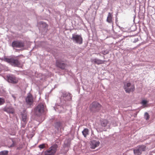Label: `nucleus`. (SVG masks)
Returning <instances> with one entry per match:
<instances>
[{
  "label": "nucleus",
  "mask_w": 155,
  "mask_h": 155,
  "mask_svg": "<svg viewBox=\"0 0 155 155\" xmlns=\"http://www.w3.org/2000/svg\"><path fill=\"white\" fill-rule=\"evenodd\" d=\"M60 105L61 106L67 105L68 102L71 100L72 95L68 92L63 91L61 93Z\"/></svg>",
  "instance_id": "nucleus-1"
},
{
  "label": "nucleus",
  "mask_w": 155,
  "mask_h": 155,
  "mask_svg": "<svg viewBox=\"0 0 155 155\" xmlns=\"http://www.w3.org/2000/svg\"><path fill=\"white\" fill-rule=\"evenodd\" d=\"M46 110L45 104L43 102L39 103L34 109L35 114L38 116L44 114L46 112Z\"/></svg>",
  "instance_id": "nucleus-2"
},
{
  "label": "nucleus",
  "mask_w": 155,
  "mask_h": 155,
  "mask_svg": "<svg viewBox=\"0 0 155 155\" xmlns=\"http://www.w3.org/2000/svg\"><path fill=\"white\" fill-rule=\"evenodd\" d=\"M18 56H14L10 58H5V61L12 66L15 67H21L22 64L18 60Z\"/></svg>",
  "instance_id": "nucleus-3"
},
{
  "label": "nucleus",
  "mask_w": 155,
  "mask_h": 155,
  "mask_svg": "<svg viewBox=\"0 0 155 155\" xmlns=\"http://www.w3.org/2000/svg\"><path fill=\"white\" fill-rule=\"evenodd\" d=\"M146 150V146L143 145L138 146L133 150L134 154L135 155H140L142 152Z\"/></svg>",
  "instance_id": "nucleus-4"
},
{
  "label": "nucleus",
  "mask_w": 155,
  "mask_h": 155,
  "mask_svg": "<svg viewBox=\"0 0 155 155\" xmlns=\"http://www.w3.org/2000/svg\"><path fill=\"white\" fill-rule=\"evenodd\" d=\"M71 39L73 41L77 44L81 45L83 43V39L81 35L73 34Z\"/></svg>",
  "instance_id": "nucleus-5"
},
{
  "label": "nucleus",
  "mask_w": 155,
  "mask_h": 155,
  "mask_svg": "<svg viewBox=\"0 0 155 155\" xmlns=\"http://www.w3.org/2000/svg\"><path fill=\"white\" fill-rule=\"evenodd\" d=\"M124 88L126 93H129L131 92H133L135 90V86L133 84H131L130 83H126L124 84Z\"/></svg>",
  "instance_id": "nucleus-6"
},
{
  "label": "nucleus",
  "mask_w": 155,
  "mask_h": 155,
  "mask_svg": "<svg viewBox=\"0 0 155 155\" xmlns=\"http://www.w3.org/2000/svg\"><path fill=\"white\" fill-rule=\"evenodd\" d=\"M101 108V105L97 102H93L90 105V109L94 112L98 111Z\"/></svg>",
  "instance_id": "nucleus-7"
},
{
  "label": "nucleus",
  "mask_w": 155,
  "mask_h": 155,
  "mask_svg": "<svg viewBox=\"0 0 155 155\" xmlns=\"http://www.w3.org/2000/svg\"><path fill=\"white\" fill-rule=\"evenodd\" d=\"M58 145L56 144L53 145L50 147L49 150L45 152V155H54L57 151Z\"/></svg>",
  "instance_id": "nucleus-8"
},
{
  "label": "nucleus",
  "mask_w": 155,
  "mask_h": 155,
  "mask_svg": "<svg viewBox=\"0 0 155 155\" xmlns=\"http://www.w3.org/2000/svg\"><path fill=\"white\" fill-rule=\"evenodd\" d=\"M25 102L27 105H32L34 102L33 97L30 93L27 94V96L25 97Z\"/></svg>",
  "instance_id": "nucleus-9"
},
{
  "label": "nucleus",
  "mask_w": 155,
  "mask_h": 155,
  "mask_svg": "<svg viewBox=\"0 0 155 155\" xmlns=\"http://www.w3.org/2000/svg\"><path fill=\"white\" fill-rule=\"evenodd\" d=\"M56 65L61 69L64 70L67 64L64 63V61H62L61 60H56Z\"/></svg>",
  "instance_id": "nucleus-10"
},
{
  "label": "nucleus",
  "mask_w": 155,
  "mask_h": 155,
  "mask_svg": "<svg viewBox=\"0 0 155 155\" xmlns=\"http://www.w3.org/2000/svg\"><path fill=\"white\" fill-rule=\"evenodd\" d=\"M7 78L8 82L12 84H16L18 81L17 78L13 75H7Z\"/></svg>",
  "instance_id": "nucleus-11"
},
{
  "label": "nucleus",
  "mask_w": 155,
  "mask_h": 155,
  "mask_svg": "<svg viewBox=\"0 0 155 155\" xmlns=\"http://www.w3.org/2000/svg\"><path fill=\"white\" fill-rule=\"evenodd\" d=\"M24 43L21 41H14L12 43V46L13 48H21L24 46Z\"/></svg>",
  "instance_id": "nucleus-12"
},
{
  "label": "nucleus",
  "mask_w": 155,
  "mask_h": 155,
  "mask_svg": "<svg viewBox=\"0 0 155 155\" xmlns=\"http://www.w3.org/2000/svg\"><path fill=\"white\" fill-rule=\"evenodd\" d=\"M21 120L24 123L23 124L22 127H24L28 121L27 114L26 113L21 114Z\"/></svg>",
  "instance_id": "nucleus-13"
},
{
  "label": "nucleus",
  "mask_w": 155,
  "mask_h": 155,
  "mask_svg": "<svg viewBox=\"0 0 155 155\" xmlns=\"http://www.w3.org/2000/svg\"><path fill=\"white\" fill-rule=\"evenodd\" d=\"M100 143V142L98 141L93 140L91 141V148L94 149L99 146Z\"/></svg>",
  "instance_id": "nucleus-14"
},
{
  "label": "nucleus",
  "mask_w": 155,
  "mask_h": 155,
  "mask_svg": "<svg viewBox=\"0 0 155 155\" xmlns=\"http://www.w3.org/2000/svg\"><path fill=\"white\" fill-rule=\"evenodd\" d=\"M101 125L102 127H110V124L109 122L106 120H103L101 121Z\"/></svg>",
  "instance_id": "nucleus-15"
},
{
  "label": "nucleus",
  "mask_w": 155,
  "mask_h": 155,
  "mask_svg": "<svg viewBox=\"0 0 155 155\" xmlns=\"http://www.w3.org/2000/svg\"><path fill=\"white\" fill-rule=\"evenodd\" d=\"M91 61L94 63L98 65L103 64L104 61H103L97 58H94L91 60Z\"/></svg>",
  "instance_id": "nucleus-16"
},
{
  "label": "nucleus",
  "mask_w": 155,
  "mask_h": 155,
  "mask_svg": "<svg viewBox=\"0 0 155 155\" xmlns=\"http://www.w3.org/2000/svg\"><path fill=\"white\" fill-rule=\"evenodd\" d=\"M4 111L9 114H13L14 112V109L12 107H9L5 108Z\"/></svg>",
  "instance_id": "nucleus-17"
},
{
  "label": "nucleus",
  "mask_w": 155,
  "mask_h": 155,
  "mask_svg": "<svg viewBox=\"0 0 155 155\" xmlns=\"http://www.w3.org/2000/svg\"><path fill=\"white\" fill-rule=\"evenodd\" d=\"M61 125V123L60 121H57L54 123V126L56 129L58 130L60 127Z\"/></svg>",
  "instance_id": "nucleus-18"
},
{
  "label": "nucleus",
  "mask_w": 155,
  "mask_h": 155,
  "mask_svg": "<svg viewBox=\"0 0 155 155\" xmlns=\"http://www.w3.org/2000/svg\"><path fill=\"white\" fill-rule=\"evenodd\" d=\"M82 132L85 137H86L89 134V130L87 128L84 129Z\"/></svg>",
  "instance_id": "nucleus-19"
},
{
  "label": "nucleus",
  "mask_w": 155,
  "mask_h": 155,
  "mask_svg": "<svg viewBox=\"0 0 155 155\" xmlns=\"http://www.w3.org/2000/svg\"><path fill=\"white\" fill-rule=\"evenodd\" d=\"M112 15L110 13H108V16L107 17V21L109 23H111L112 22Z\"/></svg>",
  "instance_id": "nucleus-20"
},
{
  "label": "nucleus",
  "mask_w": 155,
  "mask_h": 155,
  "mask_svg": "<svg viewBox=\"0 0 155 155\" xmlns=\"http://www.w3.org/2000/svg\"><path fill=\"white\" fill-rule=\"evenodd\" d=\"M8 153V150H3L0 152V155H7Z\"/></svg>",
  "instance_id": "nucleus-21"
},
{
  "label": "nucleus",
  "mask_w": 155,
  "mask_h": 155,
  "mask_svg": "<svg viewBox=\"0 0 155 155\" xmlns=\"http://www.w3.org/2000/svg\"><path fill=\"white\" fill-rule=\"evenodd\" d=\"M109 53V51L108 50H102L101 53L103 54L104 55H105L108 54Z\"/></svg>",
  "instance_id": "nucleus-22"
},
{
  "label": "nucleus",
  "mask_w": 155,
  "mask_h": 155,
  "mask_svg": "<svg viewBox=\"0 0 155 155\" xmlns=\"http://www.w3.org/2000/svg\"><path fill=\"white\" fill-rule=\"evenodd\" d=\"M150 117L149 115L147 112H146L144 114V118L146 120H148Z\"/></svg>",
  "instance_id": "nucleus-23"
},
{
  "label": "nucleus",
  "mask_w": 155,
  "mask_h": 155,
  "mask_svg": "<svg viewBox=\"0 0 155 155\" xmlns=\"http://www.w3.org/2000/svg\"><path fill=\"white\" fill-rule=\"evenodd\" d=\"M12 144L9 147H15L16 145V142L13 140H12Z\"/></svg>",
  "instance_id": "nucleus-24"
},
{
  "label": "nucleus",
  "mask_w": 155,
  "mask_h": 155,
  "mask_svg": "<svg viewBox=\"0 0 155 155\" xmlns=\"http://www.w3.org/2000/svg\"><path fill=\"white\" fill-rule=\"evenodd\" d=\"M5 102V100L3 98H0V105L3 104Z\"/></svg>",
  "instance_id": "nucleus-25"
},
{
  "label": "nucleus",
  "mask_w": 155,
  "mask_h": 155,
  "mask_svg": "<svg viewBox=\"0 0 155 155\" xmlns=\"http://www.w3.org/2000/svg\"><path fill=\"white\" fill-rule=\"evenodd\" d=\"M45 147V145L44 144H42L39 145V147L41 149H43Z\"/></svg>",
  "instance_id": "nucleus-26"
},
{
  "label": "nucleus",
  "mask_w": 155,
  "mask_h": 155,
  "mask_svg": "<svg viewBox=\"0 0 155 155\" xmlns=\"http://www.w3.org/2000/svg\"><path fill=\"white\" fill-rule=\"evenodd\" d=\"M41 24H42V25H43V26H44L45 27H46L48 26L46 24V23L43 22V21H41Z\"/></svg>",
  "instance_id": "nucleus-27"
},
{
  "label": "nucleus",
  "mask_w": 155,
  "mask_h": 155,
  "mask_svg": "<svg viewBox=\"0 0 155 155\" xmlns=\"http://www.w3.org/2000/svg\"><path fill=\"white\" fill-rule=\"evenodd\" d=\"M141 103L143 105H144L147 104V101L146 100H143L142 101Z\"/></svg>",
  "instance_id": "nucleus-28"
},
{
  "label": "nucleus",
  "mask_w": 155,
  "mask_h": 155,
  "mask_svg": "<svg viewBox=\"0 0 155 155\" xmlns=\"http://www.w3.org/2000/svg\"><path fill=\"white\" fill-rule=\"evenodd\" d=\"M97 131H100V132L102 131L103 130H104L102 128H100L99 127H98V128L97 129Z\"/></svg>",
  "instance_id": "nucleus-29"
},
{
  "label": "nucleus",
  "mask_w": 155,
  "mask_h": 155,
  "mask_svg": "<svg viewBox=\"0 0 155 155\" xmlns=\"http://www.w3.org/2000/svg\"><path fill=\"white\" fill-rule=\"evenodd\" d=\"M60 107V108H61V106H60V105L57 106L56 105L55 107H54V108L56 111H57L56 109H58V108H59V107Z\"/></svg>",
  "instance_id": "nucleus-30"
},
{
  "label": "nucleus",
  "mask_w": 155,
  "mask_h": 155,
  "mask_svg": "<svg viewBox=\"0 0 155 155\" xmlns=\"http://www.w3.org/2000/svg\"><path fill=\"white\" fill-rule=\"evenodd\" d=\"M138 38L135 39L134 41L133 42L134 43L138 41Z\"/></svg>",
  "instance_id": "nucleus-31"
},
{
  "label": "nucleus",
  "mask_w": 155,
  "mask_h": 155,
  "mask_svg": "<svg viewBox=\"0 0 155 155\" xmlns=\"http://www.w3.org/2000/svg\"><path fill=\"white\" fill-rule=\"evenodd\" d=\"M12 97H13V98H14V100H15L16 97H15V96L13 95H12Z\"/></svg>",
  "instance_id": "nucleus-32"
},
{
  "label": "nucleus",
  "mask_w": 155,
  "mask_h": 155,
  "mask_svg": "<svg viewBox=\"0 0 155 155\" xmlns=\"http://www.w3.org/2000/svg\"><path fill=\"white\" fill-rule=\"evenodd\" d=\"M67 152V151H66L65 152H63V153H65Z\"/></svg>",
  "instance_id": "nucleus-33"
},
{
  "label": "nucleus",
  "mask_w": 155,
  "mask_h": 155,
  "mask_svg": "<svg viewBox=\"0 0 155 155\" xmlns=\"http://www.w3.org/2000/svg\"><path fill=\"white\" fill-rule=\"evenodd\" d=\"M99 54L100 56H101V55L100 54Z\"/></svg>",
  "instance_id": "nucleus-34"
},
{
  "label": "nucleus",
  "mask_w": 155,
  "mask_h": 155,
  "mask_svg": "<svg viewBox=\"0 0 155 155\" xmlns=\"http://www.w3.org/2000/svg\"><path fill=\"white\" fill-rule=\"evenodd\" d=\"M62 108H64V107H63V106L62 107Z\"/></svg>",
  "instance_id": "nucleus-35"
}]
</instances>
